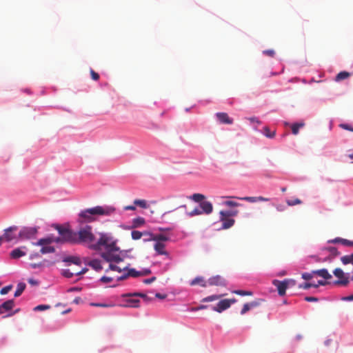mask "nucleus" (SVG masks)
<instances>
[{"label": "nucleus", "instance_id": "obj_1", "mask_svg": "<svg viewBox=\"0 0 353 353\" xmlns=\"http://www.w3.org/2000/svg\"><path fill=\"white\" fill-rule=\"evenodd\" d=\"M54 228L58 231L63 240L72 244H93L95 236L92 232V228L90 225L81 228L78 232H74L69 228L60 225H54Z\"/></svg>", "mask_w": 353, "mask_h": 353}, {"label": "nucleus", "instance_id": "obj_2", "mask_svg": "<svg viewBox=\"0 0 353 353\" xmlns=\"http://www.w3.org/2000/svg\"><path fill=\"white\" fill-rule=\"evenodd\" d=\"M115 212V208L111 206H96L85 209L79 213L81 222H92L95 215L110 216Z\"/></svg>", "mask_w": 353, "mask_h": 353}, {"label": "nucleus", "instance_id": "obj_3", "mask_svg": "<svg viewBox=\"0 0 353 353\" xmlns=\"http://www.w3.org/2000/svg\"><path fill=\"white\" fill-rule=\"evenodd\" d=\"M102 247L104 248V251H119V248L117 246L116 241L113 238L106 234H101L100 238L96 243L89 245V248L95 251H101Z\"/></svg>", "mask_w": 353, "mask_h": 353}, {"label": "nucleus", "instance_id": "obj_4", "mask_svg": "<svg viewBox=\"0 0 353 353\" xmlns=\"http://www.w3.org/2000/svg\"><path fill=\"white\" fill-rule=\"evenodd\" d=\"M272 284L276 288L279 295L283 296L285 295L287 288L295 286L296 281L293 279H285L283 281L274 279Z\"/></svg>", "mask_w": 353, "mask_h": 353}, {"label": "nucleus", "instance_id": "obj_5", "mask_svg": "<svg viewBox=\"0 0 353 353\" xmlns=\"http://www.w3.org/2000/svg\"><path fill=\"white\" fill-rule=\"evenodd\" d=\"M22 236V230H18L17 226H12L5 230L4 241L9 243H16Z\"/></svg>", "mask_w": 353, "mask_h": 353}, {"label": "nucleus", "instance_id": "obj_6", "mask_svg": "<svg viewBox=\"0 0 353 353\" xmlns=\"http://www.w3.org/2000/svg\"><path fill=\"white\" fill-rule=\"evenodd\" d=\"M123 302L119 304L123 307H139L140 300L133 294H123L121 295Z\"/></svg>", "mask_w": 353, "mask_h": 353}, {"label": "nucleus", "instance_id": "obj_7", "mask_svg": "<svg viewBox=\"0 0 353 353\" xmlns=\"http://www.w3.org/2000/svg\"><path fill=\"white\" fill-rule=\"evenodd\" d=\"M119 251H110L107 250L101 252V256L107 262L112 263H120L123 261V259L121 257L119 254H118Z\"/></svg>", "mask_w": 353, "mask_h": 353}, {"label": "nucleus", "instance_id": "obj_8", "mask_svg": "<svg viewBox=\"0 0 353 353\" xmlns=\"http://www.w3.org/2000/svg\"><path fill=\"white\" fill-rule=\"evenodd\" d=\"M236 302V299H223L221 300L216 306L212 307L214 311H216L219 313H221L224 310L228 309L232 304Z\"/></svg>", "mask_w": 353, "mask_h": 353}, {"label": "nucleus", "instance_id": "obj_9", "mask_svg": "<svg viewBox=\"0 0 353 353\" xmlns=\"http://www.w3.org/2000/svg\"><path fill=\"white\" fill-rule=\"evenodd\" d=\"M147 236H148V239H144V241H155V243H165V241H168L170 240V237L164 234H152L151 232H149V234H147Z\"/></svg>", "mask_w": 353, "mask_h": 353}, {"label": "nucleus", "instance_id": "obj_10", "mask_svg": "<svg viewBox=\"0 0 353 353\" xmlns=\"http://www.w3.org/2000/svg\"><path fill=\"white\" fill-rule=\"evenodd\" d=\"M66 243L65 241L63 240V237L60 236V237H54L53 236H49L46 238H43L39 240V241L37 243V245H49L52 243Z\"/></svg>", "mask_w": 353, "mask_h": 353}, {"label": "nucleus", "instance_id": "obj_11", "mask_svg": "<svg viewBox=\"0 0 353 353\" xmlns=\"http://www.w3.org/2000/svg\"><path fill=\"white\" fill-rule=\"evenodd\" d=\"M129 265H130V264H128V267ZM129 276H132V277L141 276L140 271H137L134 268L129 269L128 268L127 270H125V272L123 273V274H121V276L117 277V281L125 280L127 278H128Z\"/></svg>", "mask_w": 353, "mask_h": 353}, {"label": "nucleus", "instance_id": "obj_12", "mask_svg": "<svg viewBox=\"0 0 353 353\" xmlns=\"http://www.w3.org/2000/svg\"><path fill=\"white\" fill-rule=\"evenodd\" d=\"M209 285L226 286L225 279L220 275H216L210 278L208 281Z\"/></svg>", "mask_w": 353, "mask_h": 353}, {"label": "nucleus", "instance_id": "obj_13", "mask_svg": "<svg viewBox=\"0 0 353 353\" xmlns=\"http://www.w3.org/2000/svg\"><path fill=\"white\" fill-rule=\"evenodd\" d=\"M154 250L159 255H165L168 256L169 254L165 250V244L163 242L155 243L154 245Z\"/></svg>", "mask_w": 353, "mask_h": 353}, {"label": "nucleus", "instance_id": "obj_14", "mask_svg": "<svg viewBox=\"0 0 353 353\" xmlns=\"http://www.w3.org/2000/svg\"><path fill=\"white\" fill-rule=\"evenodd\" d=\"M216 116L221 123L232 124L233 123V119H231L225 112H218L216 114Z\"/></svg>", "mask_w": 353, "mask_h": 353}, {"label": "nucleus", "instance_id": "obj_15", "mask_svg": "<svg viewBox=\"0 0 353 353\" xmlns=\"http://www.w3.org/2000/svg\"><path fill=\"white\" fill-rule=\"evenodd\" d=\"M14 306V301L12 300H8L0 305V314H4L9 312L12 309Z\"/></svg>", "mask_w": 353, "mask_h": 353}, {"label": "nucleus", "instance_id": "obj_16", "mask_svg": "<svg viewBox=\"0 0 353 353\" xmlns=\"http://www.w3.org/2000/svg\"><path fill=\"white\" fill-rule=\"evenodd\" d=\"M200 208L203 213L209 214L212 212V204L210 201H203L200 203Z\"/></svg>", "mask_w": 353, "mask_h": 353}, {"label": "nucleus", "instance_id": "obj_17", "mask_svg": "<svg viewBox=\"0 0 353 353\" xmlns=\"http://www.w3.org/2000/svg\"><path fill=\"white\" fill-rule=\"evenodd\" d=\"M119 263H110L109 268H108V269L106 270V272H108L109 270H110L112 271H117L119 273H121L122 272H125V271L127 270V269H128V265L121 266V265H119Z\"/></svg>", "mask_w": 353, "mask_h": 353}, {"label": "nucleus", "instance_id": "obj_18", "mask_svg": "<svg viewBox=\"0 0 353 353\" xmlns=\"http://www.w3.org/2000/svg\"><path fill=\"white\" fill-rule=\"evenodd\" d=\"M37 232L36 228H23V238L30 239L35 236Z\"/></svg>", "mask_w": 353, "mask_h": 353}, {"label": "nucleus", "instance_id": "obj_19", "mask_svg": "<svg viewBox=\"0 0 353 353\" xmlns=\"http://www.w3.org/2000/svg\"><path fill=\"white\" fill-rule=\"evenodd\" d=\"M220 221L223 223H222V229H228L233 226L234 224V219H228L225 217L220 216Z\"/></svg>", "mask_w": 353, "mask_h": 353}, {"label": "nucleus", "instance_id": "obj_20", "mask_svg": "<svg viewBox=\"0 0 353 353\" xmlns=\"http://www.w3.org/2000/svg\"><path fill=\"white\" fill-rule=\"evenodd\" d=\"M259 305V302L258 301H252L250 303H248L243 305V307L241 311V314L243 315L247 312H248L250 309L256 307Z\"/></svg>", "mask_w": 353, "mask_h": 353}, {"label": "nucleus", "instance_id": "obj_21", "mask_svg": "<svg viewBox=\"0 0 353 353\" xmlns=\"http://www.w3.org/2000/svg\"><path fill=\"white\" fill-rule=\"evenodd\" d=\"M88 265L91 267L93 270L99 272L103 269L101 265V261L99 259H93L90 261L88 263Z\"/></svg>", "mask_w": 353, "mask_h": 353}, {"label": "nucleus", "instance_id": "obj_22", "mask_svg": "<svg viewBox=\"0 0 353 353\" xmlns=\"http://www.w3.org/2000/svg\"><path fill=\"white\" fill-rule=\"evenodd\" d=\"M312 274H316L321 277H323L325 279H332V275L328 272L327 270L326 269H321L317 270H314L312 272Z\"/></svg>", "mask_w": 353, "mask_h": 353}, {"label": "nucleus", "instance_id": "obj_23", "mask_svg": "<svg viewBox=\"0 0 353 353\" xmlns=\"http://www.w3.org/2000/svg\"><path fill=\"white\" fill-rule=\"evenodd\" d=\"M330 243H340L345 246H353V241L347 239H342L340 237L335 238L334 239L329 241Z\"/></svg>", "mask_w": 353, "mask_h": 353}, {"label": "nucleus", "instance_id": "obj_24", "mask_svg": "<svg viewBox=\"0 0 353 353\" xmlns=\"http://www.w3.org/2000/svg\"><path fill=\"white\" fill-rule=\"evenodd\" d=\"M207 283H208V281H205L203 278V277H201V276H198V277H196L194 279H193L191 283H190V285H200L202 287H206L207 286Z\"/></svg>", "mask_w": 353, "mask_h": 353}, {"label": "nucleus", "instance_id": "obj_25", "mask_svg": "<svg viewBox=\"0 0 353 353\" xmlns=\"http://www.w3.org/2000/svg\"><path fill=\"white\" fill-rule=\"evenodd\" d=\"M238 210H227V211H223V210H221L219 214H220V216H222V217H225V218H228L230 216H236L237 214H238Z\"/></svg>", "mask_w": 353, "mask_h": 353}, {"label": "nucleus", "instance_id": "obj_26", "mask_svg": "<svg viewBox=\"0 0 353 353\" xmlns=\"http://www.w3.org/2000/svg\"><path fill=\"white\" fill-rule=\"evenodd\" d=\"M147 234H149V232H139L137 230H133L131 232V236L132 239L134 240H139L143 236H147Z\"/></svg>", "mask_w": 353, "mask_h": 353}, {"label": "nucleus", "instance_id": "obj_27", "mask_svg": "<svg viewBox=\"0 0 353 353\" xmlns=\"http://www.w3.org/2000/svg\"><path fill=\"white\" fill-rule=\"evenodd\" d=\"M350 77V73L346 71L340 72L335 77L336 81H341Z\"/></svg>", "mask_w": 353, "mask_h": 353}, {"label": "nucleus", "instance_id": "obj_28", "mask_svg": "<svg viewBox=\"0 0 353 353\" xmlns=\"http://www.w3.org/2000/svg\"><path fill=\"white\" fill-rule=\"evenodd\" d=\"M145 219L143 217H137L132 221V228H139L145 224Z\"/></svg>", "mask_w": 353, "mask_h": 353}, {"label": "nucleus", "instance_id": "obj_29", "mask_svg": "<svg viewBox=\"0 0 353 353\" xmlns=\"http://www.w3.org/2000/svg\"><path fill=\"white\" fill-rule=\"evenodd\" d=\"M305 125L303 122L295 123L292 125V132L294 134L296 135L299 133V129Z\"/></svg>", "mask_w": 353, "mask_h": 353}, {"label": "nucleus", "instance_id": "obj_30", "mask_svg": "<svg viewBox=\"0 0 353 353\" xmlns=\"http://www.w3.org/2000/svg\"><path fill=\"white\" fill-rule=\"evenodd\" d=\"M341 262L344 265L352 263L353 265V253L350 255H345L341 258Z\"/></svg>", "mask_w": 353, "mask_h": 353}, {"label": "nucleus", "instance_id": "obj_31", "mask_svg": "<svg viewBox=\"0 0 353 353\" xmlns=\"http://www.w3.org/2000/svg\"><path fill=\"white\" fill-rule=\"evenodd\" d=\"M55 249L54 247L47 245H42V248L40 250L41 254L53 253Z\"/></svg>", "mask_w": 353, "mask_h": 353}, {"label": "nucleus", "instance_id": "obj_32", "mask_svg": "<svg viewBox=\"0 0 353 353\" xmlns=\"http://www.w3.org/2000/svg\"><path fill=\"white\" fill-rule=\"evenodd\" d=\"M134 204L141 208H148V205L147 203V201L145 200H143V199H135L134 201Z\"/></svg>", "mask_w": 353, "mask_h": 353}, {"label": "nucleus", "instance_id": "obj_33", "mask_svg": "<svg viewBox=\"0 0 353 353\" xmlns=\"http://www.w3.org/2000/svg\"><path fill=\"white\" fill-rule=\"evenodd\" d=\"M225 198H235L234 196H225ZM240 200H244L250 203L257 202L256 196L236 197Z\"/></svg>", "mask_w": 353, "mask_h": 353}, {"label": "nucleus", "instance_id": "obj_34", "mask_svg": "<svg viewBox=\"0 0 353 353\" xmlns=\"http://www.w3.org/2000/svg\"><path fill=\"white\" fill-rule=\"evenodd\" d=\"M223 296H225V294L211 295V296H207V297L204 298L202 301L203 302L214 301L219 299L220 298H221Z\"/></svg>", "mask_w": 353, "mask_h": 353}, {"label": "nucleus", "instance_id": "obj_35", "mask_svg": "<svg viewBox=\"0 0 353 353\" xmlns=\"http://www.w3.org/2000/svg\"><path fill=\"white\" fill-rule=\"evenodd\" d=\"M10 256L13 259H19L22 256V250L20 248L12 250L10 253Z\"/></svg>", "mask_w": 353, "mask_h": 353}, {"label": "nucleus", "instance_id": "obj_36", "mask_svg": "<svg viewBox=\"0 0 353 353\" xmlns=\"http://www.w3.org/2000/svg\"><path fill=\"white\" fill-rule=\"evenodd\" d=\"M286 203L289 206H294L296 205H299L302 203V201L298 198L294 199H288L286 200Z\"/></svg>", "mask_w": 353, "mask_h": 353}, {"label": "nucleus", "instance_id": "obj_37", "mask_svg": "<svg viewBox=\"0 0 353 353\" xmlns=\"http://www.w3.org/2000/svg\"><path fill=\"white\" fill-rule=\"evenodd\" d=\"M264 134L268 138H273L276 134V131L274 130L272 132L270 131L268 127H265L263 128Z\"/></svg>", "mask_w": 353, "mask_h": 353}, {"label": "nucleus", "instance_id": "obj_38", "mask_svg": "<svg viewBox=\"0 0 353 353\" xmlns=\"http://www.w3.org/2000/svg\"><path fill=\"white\" fill-rule=\"evenodd\" d=\"M318 287H319V285H315V284H313L311 283H305L300 284L299 285V288L304 289V290H307L310 288H318Z\"/></svg>", "mask_w": 353, "mask_h": 353}, {"label": "nucleus", "instance_id": "obj_39", "mask_svg": "<svg viewBox=\"0 0 353 353\" xmlns=\"http://www.w3.org/2000/svg\"><path fill=\"white\" fill-rule=\"evenodd\" d=\"M234 294H236L237 295L241 296H252L253 294L252 292L251 291H245V290H234L232 292Z\"/></svg>", "mask_w": 353, "mask_h": 353}, {"label": "nucleus", "instance_id": "obj_40", "mask_svg": "<svg viewBox=\"0 0 353 353\" xmlns=\"http://www.w3.org/2000/svg\"><path fill=\"white\" fill-rule=\"evenodd\" d=\"M204 198H205L204 195H203L201 194H199V193L194 194L191 196V199L196 202H201V201H203L204 199Z\"/></svg>", "mask_w": 353, "mask_h": 353}, {"label": "nucleus", "instance_id": "obj_41", "mask_svg": "<svg viewBox=\"0 0 353 353\" xmlns=\"http://www.w3.org/2000/svg\"><path fill=\"white\" fill-rule=\"evenodd\" d=\"M333 273L335 276L338 277L340 279L343 278L345 276L343 271L341 268H336L334 270Z\"/></svg>", "mask_w": 353, "mask_h": 353}, {"label": "nucleus", "instance_id": "obj_42", "mask_svg": "<svg viewBox=\"0 0 353 353\" xmlns=\"http://www.w3.org/2000/svg\"><path fill=\"white\" fill-rule=\"evenodd\" d=\"M65 261L71 262L74 264L79 265L80 264V259L77 256H70L67 258Z\"/></svg>", "mask_w": 353, "mask_h": 353}, {"label": "nucleus", "instance_id": "obj_43", "mask_svg": "<svg viewBox=\"0 0 353 353\" xmlns=\"http://www.w3.org/2000/svg\"><path fill=\"white\" fill-rule=\"evenodd\" d=\"M334 283L336 285H347L349 283V279L344 276L343 278L335 281Z\"/></svg>", "mask_w": 353, "mask_h": 353}, {"label": "nucleus", "instance_id": "obj_44", "mask_svg": "<svg viewBox=\"0 0 353 353\" xmlns=\"http://www.w3.org/2000/svg\"><path fill=\"white\" fill-rule=\"evenodd\" d=\"M62 274L66 278H72L76 275V272H71L70 270H64Z\"/></svg>", "mask_w": 353, "mask_h": 353}, {"label": "nucleus", "instance_id": "obj_45", "mask_svg": "<svg viewBox=\"0 0 353 353\" xmlns=\"http://www.w3.org/2000/svg\"><path fill=\"white\" fill-rule=\"evenodd\" d=\"M134 295H135L137 297H141L143 299V300L148 303L149 301H150L152 299V298H150L148 297L146 294H143V293H134Z\"/></svg>", "mask_w": 353, "mask_h": 353}, {"label": "nucleus", "instance_id": "obj_46", "mask_svg": "<svg viewBox=\"0 0 353 353\" xmlns=\"http://www.w3.org/2000/svg\"><path fill=\"white\" fill-rule=\"evenodd\" d=\"M223 204L228 207H237L240 205L239 203L232 201H225L223 203Z\"/></svg>", "mask_w": 353, "mask_h": 353}, {"label": "nucleus", "instance_id": "obj_47", "mask_svg": "<svg viewBox=\"0 0 353 353\" xmlns=\"http://www.w3.org/2000/svg\"><path fill=\"white\" fill-rule=\"evenodd\" d=\"M203 214L201 208H195L192 211L188 213L189 216H193L196 215H200Z\"/></svg>", "mask_w": 353, "mask_h": 353}, {"label": "nucleus", "instance_id": "obj_48", "mask_svg": "<svg viewBox=\"0 0 353 353\" xmlns=\"http://www.w3.org/2000/svg\"><path fill=\"white\" fill-rule=\"evenodd\" d=\"M50 307V306L49 305H39L34 308V310L42 311V310H48Z\"/></svg>", "mask_w": 353, "mask_h": 353}, {"label": "nucleus", "instance_id": "obj_49", "mask_svg": "<svg viewBox=\"0 0 353 353\" xmlns=\"http://www.w3.org/2000/svg\"><path fill=\"white\" fill-rule=\"evenodd\" d=\"M90 75L93 80L98 81L99 79V74L94 71L92 69H90Z\"/></svg>", "mask_w": 353, "mask_h": 353}, {"label": "nucleus", "instance_id": "obj_50", "mask_svg": "<svg viewBox=\"0 0 353 353\" xmlns=\"http://www.w3.org/2000/svg\"><path fill=\"white\" fill-rule=\"evenodd\" d=\"M22 294V283H19L17 285V290L14 293L15 296H19Z\"/></svg>", "mask_w": 353, "mask_h": 353}, {"label": "nucleus", "instance_id": "obj_51", "mask_svg": "<svg viewBox=\"0 0 353 353\" xmlns=\"http://www.w3.org/2000/svg\"><path fill=\"white\" fill-rule=\"evenodd\" d=\"M12 288V285L6 286L1 290L0 293L3 295L6 294L11 290Z\"/></svg>", "mask_w": 353, "mask_h": 353}, {"label": "nucleus", "instance_id": "obj_52", "mask_svg": "<svg viewBox=\"0 0 353 353\" xmlns=\"http://www.w3.org/2000/svg\"><path fill=\"white\" fill-rule=\"evenodd\" d=\"M113 279L112 277L103 276L101 278L100 281L103 283H107L111 282Z\"/></svg>", "mask_w": 353, "mask_h": 353}, {"label": "nucleus", "instance_id": "obj_53", "mask_svg": "<svg viewBox=\"0 0 353 353\" xmlns=\"http://www.w3.org/2000/svg\"><path fill=\"white\" fill-rule=\"evenodd\" d=\"M327 250L332 254V255L337 256L339 254V252L337 251V249L334 247L327 248Z\"/></svg>", "mask_w": 353, "mask_h": 353}, {"label": "nucleus", "instance_id": "obj_54", "mask_svg": "<svg viewBox=\"0 0 353 353\" xmlns=\"http://www.w3.org/2000/svg\"><path fill=\"white\" fill-rule=\"evenodd\" d=\"M92 305L96 306V307H113L114 304H103V303H92Z\"/></svg>", "mask_w": 353, "mask_h": 353}, {"label": "nucleus", "instance_id": "obj_55", "mask_svg": "<svg viewBox=\"0 0 353 353\" xmlns=\"http://www.w3.org/2000/svg\"><path fill=\"white\" fill-rule=\"evenodd\" d=\"M312 274L311 273L305 272L302 274V278L306 281L312 279Z\"/></svg>", "mask_w": 353, "mask_h": 353}, {"label": "nucleus", "instance_id": "obj_56", "mask_svg": "<svg viewBox=\"0 0 353 353\" xmlns=\"http://www.w3.org/2000/svg\"><path fill=\"white\" fill-rule=\"evenodd\" d=\"M251 123H256L257 125H260L261 122L256 117H250L248 119Z\"/></svg>", "mask_w": 353, "mask_h": 353}, {"label": "nucleus", "instance_id": "obj_57", "mask_svg": "<svg viewBox=\"0 0 353 353\" xmlns=\"http://www.w3.org/2000/svg\"><path fill=\"white\" fill-rule=\"evenodd\" d=\"M263 54L269 57H274L275 52L273 50H266L263 51Z\"/></svg>", "mask_w": 353, "mask_h": 353}, {"label": "nucleus", "instance_id": "obj_58", "mask_svg": "<svg viewBox=\"0 0 353 353\" xmlns=\"http://www.w3.org/2000/svg\"><path fill=\"white\" fill-rule=\"evenodd\" d=\"M305 300L307 302H316L319 299L314 296H305Z\"/></svg>", "mask_w": 353, "mask_h": 353}, {"label": "nucleus", "instance_id": "obj_59", "mask_svg": "<svg viewBox=\"0 0 353 353\" xmlns=\"http://www.w3.org/2000/svg\"><path fill=\"white\" fill-rule=\"evenodd\" d=\"M141 276H147L151 274V270L149 269H145L142 271H140Z\"/></svg>", "mask_w": 353, "mask_h": 353}, {"label": "nucleus", "instance_id": "obj_60", "mask_svg": "<svg viewBox=\"0 0 353 353\" xmlns=\"http://www.w3.org/2000/svg\"><path fill=\"white\" fill-rule=\"evenodd\" d=\"M28 283L32 285H37L39 284V281L37 280H34V279H29Z\"/></svg>", "mask_w": 353, "mask_h": 353}, {"label": "nucleus", "instance_id": "obj_61", "mask_svg": "<svg viewBox=\"0 0 353 353\" xmlns=\"http://www.w3.org/2000/svg\"><path fill=\"white\" fill-rule=\"evenodd\" d=\"M155 280H156V277H152V278H150V279H145L143 281V283H145V284H150V283H152Z\"/></svg>", "mask_w": 353, "mask_h": 353}, {"label": "nucleus", "instance_id": "obj_62", "mask_svg": "<svg viewBox=\"0 0 353 353\" xmlns=\"http://www.w3.org/2000/svg\"><path fill=\"white\" fill-rule=\"evenodd\" d=\"M155 296H156L157 298L160 299H165V298L167 297V295H166V294H161V293H157V294H155Z\"/></svg>", "mask_w": 353, "mask_h": 353}, {"label": "nucleus", "instance_id": "obj_63", "mask_svg": "<svg viewBox=\"0 0 353 353\" xmlns=\"http://www.w3.org/2000/svg\"><path fill=\"white\" fill-rule=\"evenodd\" d=\"M257 201H268L270 199L263 197V196H256Z\"/></svg>", "mask_w": 353, "mask_h": 353}, {"label": "nucleus", "instance_id": "obj_64", "mask_svg": "<svg viewBox=\"0 0 353 353\" xmlns=\"http://www.w3.org/2000/svg\"><path fill=\"white\" fill-rule=\"evenodd\" d=\"M341 126L344 128V129H346V130H350V131H352L353 132V128H352L351 127H350L347 124H341Z\"/></svg>", "mask_w": 353, "mask_h": 353}]
</instances>
